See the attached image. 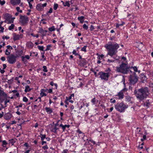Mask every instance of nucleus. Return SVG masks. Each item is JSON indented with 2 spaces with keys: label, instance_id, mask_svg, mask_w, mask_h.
Returning <instances> with one entry per match:
<instances>
[{
  "label": "nucleus",
  "instance_id": "obj_1",
  "mask_svg": "<svg viewBox=\"0 0 153 153\" xmlns=\"http://www.w3.org/2000/svg\"><path fill=\"white\" fill-rule=\"evenodd\" d=\"M109 44H106L105 46V47L107 49L108 51L107 55H109L114 59L117 60L118 59L116 58V55L118 52L117 49L119 48V45L117 43L112 44L111 42H110Z\"/></svg>",
  "mask_w": 153,
  "mask_h": 153
},
{
  "label": "nucleus",
  "instance_id": "obj_2",
  "mask_svg": "<svg viewBox=\"0 0 153 153\" xmlns=\"http://www.w3.org/2000/svg\"><path fill=\"white\" fill-rule=\"evenodd\" d=\"M134 92L137 99L141 101L146 98L149 94V88L147 87H143L135 89Z\"/></svg>",
  "mask_w": 153,
  "mask_h": 153
},
{
  "label": "nucleus",
  "instance_id": "obj_3",
  "mask_svg": "<svg viewBox=\"0 0 153 153\" xmlns=\"http://www.w3.org/2000/svg\"><path fill=\"white\" fill-rule=\"evenodd\" d=\"M130 68L127 64L123 62L119 67H116V71L123 74H127L130 71Z\"/></svg>",
  "mask_w": 153,
  "mask_h": 153
},
{
  "label": "nucleus",
  "instance_id": "obj_4",
  "mask_svg": "<svg viewBox=\"0 0 153 153\" xmlns=\"http://www.w3.org/2000/svg\"><path fill=\"white\" fill-rule=\"evenodd\" d=\"M128 105H125L123 102L118 103L115 105V108L116 110L120 112H123L125 109L127 108Z\"/></svg>",
  "mask_w": 153,
  "mask_h": 153
},
{
  "label": "nucleus",
  "instance_id": "obj_5",
  "mask_svg": "<svg viewBox=\"0 0 153 153\" xmlns=\"http://www.w3.org/2000/svg\"><path fill=\"white\" fill-rule=\"evenodd\" d=\"M138 78L136 73L134 72L132 75H130L128 78L129 83L131 85H134L137 82Z\"/></svg>",
  "mask_w": 153,
  "mask_h": 153
},
{
  "label": "nucleus",
  "instance_id": "obj_6",
  "mask_svg": "<svg viewBox=\"0 0 153 153\" xmlns=\"http://www.w3.org/2000/svg\"><path fill=\"white\" fill-rule=\"evenodd\" d=\"M29 21L28 17L26 16L21 15L19 22L22 25H26Z\"/></svg>",
  "mask_w": 153,
  "mask_h": 153
},
{
  "label": "nucleus",
  "instance_id": "obj_7",
  "mask_svg": "<svg viewBox=\"0 0 153 153\" xmlns=\"http://www.w3.org/2000/svg\"><path fill=\"white\" fill-rule=\"evenodd\" d=\"M110 73L109 72L105 73L103 72H101L98 73V75H100V77L102 80L107 81L110 76Z\"/></svg>",
  "mask_w": 153,
  "mask_h": 153
},
{
  "label": "nucleus",
  "instance_id": "obj_8",
  "mask_svg": "<svg viewBox=\"0 0 153 153\" xmlns=\"http://www.w3.org/2000/svg\"><path fill=\"white\" fill-rule=\"evenodd\" d=\"M17 58V56L11 54L7 57V61L9 63L13 64L16 62Z\"/></svg>",
  "mask_w": 153,
  "mask_h": 153
},
{
  "label": "nucleus",
  "instance_id": "obj_9",
  "mask_svg": "<svg viewBox=\"0 0 153 153\" xmlns=\"http://www.w3.org/2000/svg\"><path fill=\"white\" fill-rule=\"evenodd\" d=\"M47 4L46 3L44 4H38L36 6V9L38 11H42L44 7H45L46 6Z\"/></svg>",
  "mask_w": 153,
  "mask_h": 153
},
{
  "label": "nucleus",
  "instance_id": "obj_10",
  "mask_svg": "<svg viewBox=\"0 0 153 153\" xmlns=\"http://www.w3.org/2000/svg\"><path fill=\"white\" fill-rule=\"evenodd\" d=\"M127 90V89L126 88L123 89L122 90H121L118 93V94L116 96L118 97L119 99H122L123 98L124 96V94L123 93V91H126Z\"/></svg>",
  "mask_w": 153,
  "mask_h": 153
},
{
  "label": "nucleus",
  "instance_id": "obj_11",
  "mask_svg": "<svg viewBox=\"0 0 153 153\" xmlns=\"http://www.w3.org/2000/svg\"><path fill=\"white\" fill-rule=\"evenodd\" d=\"M21 58L22 61L25 64H26L27 62V59H30V57L28 55H26L24 56H22Z\"/></svg>",
  "mask_w": 153,
  "mask_h": 153
},
{
  "label": "nucleus",
  "instance_id": "obj_12",
  "mask_svg": "<svg viewBox=\"0 0 153 153\" xmlns=\"http://www.w3.org/2000/svg\"><path fill=\"white\" fill-rule=\"evenodd\" d=\"M21 0H10V2L13 5H16L19 4Z\"/></svg>",
  "mask_w": 153,
  "mask_h": 153
},
{
  "label": "nucleus",
  "instance_id": "obj_13",
  "mask_svg": "<svg viewBox=\"0 0 153 153\" xmlns=\"http://www.w3.org/2000/svg\"><path fill=\"white\" fill-rule=\"evenodd\" d=\"M59 127L62 128L63 130V131H65L66 130V128H69V127H70V126L69 125H63L62 124H61L59 125Z\"/></svg>",
  "mask_w": 153,
  "mask_h": 153
},
{
  "label": "nucleus",
  "instance_id": "obj_14",
  "mask_svg": "<svg viewBox=\"0 0 153 153\" xmlns=\"http://www.w3.org/2000/svg\"><path fill=\"white\" fill-rule=\"evenodd\" d=\"M80 65L82 66H84L87 64V62L85 59L83 58L79 61Z\"/></svg>",
  "mask_w": 153,
  "mask_h": 153
},
{
  "label": "nucleus",
  "instance_id": "obj_15",
  "mask_svg": "<svg viewBox=\"0 0 153 153\" xmlns=\"http://www.w3.org/2000/svg\"><path fill=\"white\" fill-rule=\"evenodd\" d=\"M151 102L150 100H147L144 103L143 105L144 106L146 107V108H148L151 105Z\"/></svg>",
  "mask_w": 153,
  "mask_h": 153
},
{
  "label": "nucleus",
  "instance_id": "obj_16",
  "mask_svg": "<svg viewBox=\"0 0 153 153\" xmlns=\"http://www.w3.org/2000/svg\"><path fill=\"white\" fill-rule=\"evenodd\" d=\"M47 32V30H44L42 28H40L39 29V33L42 34V36H44L46 35Z\"/></svg>",
  "mask_w": 153,
  "mask_h": 153
},
{
  "label": "nucleus",
  "instance_id": "obj_17",
  "mask_svg": "<svg viewBox=\"0 0 153 153\" xmlns=\"http://www.w3.org/2000/svg\"><path fill=\"white\" fill-rule=\"evenodd\" d=\"M13 39L14 41H16L19 40L20 37V35L18 34H16V33H14L13 34Z\"/></svg>",
  "mask_w": 153,
  "mask_h": 153
},
{
  "label": "nucleus",
  "instance_id": "obj_18",
  "mask_svg": "<svg viewBox=\"0 0 153 153\" xmlns=\"http://www.w3.org/2000/svg\"><path fill=\"white\" fill-rule=\"evenodd\" d=\"M5 97L3 96L0 98V101L1 103V105L2 106V103L4 102V100H6V99L7 98V94H6V96ZM2 106L3 107H4V106Z\"/></svg>",
  "mask_w": 153,
  "mask_h": 153
},
{
  "label": "nucleus",
  "instance_id": "obj_19",
  "mask_svg": "<svg viewBox=\"0 0 153 153\" xmlns=\"http://www.w3.org/2000/svg\"><path fill=\"white\" fill-rule=\"evenodd\" d=\"M126 101L130 102L131 103H133L132 101L133 98L127 96L126 97Z\"/></svg>",
  "mask_w": 153,
  "mask_h": 153
},
{
  "label": "nucleus",
  "instance_id": "obj_20",
  "mask_svg": "<svg viewBox=\"0 0 153 153\" xmlns=\"http://www.w3.org/2000/svg\"><path fill=\"white\" fill-rule=\"evenodd\" d=\"M45 110L48 114H50L53 112V109L51 108H50L46 107L45 108Z\"/></svg>",
  "mask_w": 153,
  "mask_h": 153
},
{
  "label": "nucleus",
  "instance_id": "obj_21",
  "mask_svg": "<svg viewBox=\"0 0 153 153\" xmlns=\"http://www.w3.org/2000/svg\"><path fill=\"white\" fill-rule=\"evenodd\" d=\"M27 46L30 48H32L33 46V43L31 42H29L27 43Z\"/></svg>",
  "mask_w": 153,
  "mask_h": 153
},
{
  "label": "nucleus",
  "instance_id": "obj_22",
  "mask_svg": "<svg viewBox=\"0 0 153 153\" xmlns=\"http://www.w3.org/2000/svg\"><path fill=\"white\" fill-rule=\"evenodd\" d=\"M0 142H2V146L3 147H6V145L8 144L7 141L5 140H0Z\"/></svg>",
  "mask_w": 153,
  "mask_h": 153
},
{
  "label": "nucleus",
  "instance_id": "obj_23",
  "mask_svg": "<svg viewBox=\"0 0 153 153\" xmlns=\"http://www.w3.org/2000/svg\"><path fill=\"white\" fill-rule=\"evenodd\" d=\"M16 140V139H10L9 140V144H11L12 145H13L15 143Z\"/></svg>",
  "mask_w": 153,
  "mask_h": 153
},
{
  "label": "nucleus",
  "instance_id": "obj_24",
  "mask_svg": "<svg viewBox=\"0 0 153 153\" xmlns=\"http://www.w3.org/2000/svg\"><path fill=\"white\" fill-rule=\"evenodd\" d=\"M85 18V17L83 16H81L78 18V19L79 20V21L81 23H83L84 22V20H83Z\"/></svg>",
  "mask_w": 153,
  "mask_h": 153
},
{
  "label": "nucleus",
  "instance_id": "obj_25",
  "mask_svg": "<svg viewBox=\"0 0 153 153\" xmlns=\"http://www.w3.org/2000/svg\"><path fill=\"white\" fill-rule=\"evenodd\" d=\"M61 2H63V4L64 6L65 7H66L67 6V7H69L70 6V4L69 3V1H66V2L64 3V2L62 1H61Z\"/></svg>",
  "mask_w": 153,
  "mask_h": 153
},
{
  "label": "nucleus",
  "instance_id": "obj_26",
  "mask_svg": "<svg viewBox=\"0 0 153 153\" xmlns=\"http://www.w3.org/2000/svg\"><path fill=\"white\" fill-rule=\"evenodd\" d=\"M31 89L30 88L29 86L28 85H27L25 87V92H29L31 91Z\"/></svg>",
  "mask_w": 153,
  "mask_h": 153
},
{
  "label": "nucleus",
  "instance_id": "obj_27",
  "mask_svg": "<svg viewBox=\"0 0 153 153\" xmlns=\"http://www.w3.org/2000/svg\"><path fill=\"white\" fill-rule=\"evenodd\" d=\"M6 94H7L5 92L3 91H1L0 92V98L4 96H6Z\"/></svg>",
  "mask_w": 153,
  "mask_h": 153
},
{
  "label": "nucleus",
  "instance_id": "obj_28",
  "mask_svg": "<svg viewBox=\"0 0 153 153\" xmlns=\"http://www.w3.org/2000/svg\"><path fill=\"white\" fill-rule=\"evenodd\" d=\"M4 118L6 120L10 119L12 117V115H3Z\"/></svg>",
  "mask_w": 153,
  "mask_h": 153
},
{
  "label": "nucleus",
  "instance_id": "obj_29",
  "mask_svg": "<svg viewBox=\"0 0 153 153\" xmlns=\"http://www.w3.org/2000/svg\"><path fill=\"white\" fill-rule=\"evenodd\" d=\"M59 129V128H57V127L54 126L53 128H52V131L54 133H56L57 130Z\"/></svg>",
  "mask_w": 153,
  "mask_h": 153
},
{
  "label": "nucleus",
  "instance_id": "obj_30",
  "mask_svg": "<svg viewBox=\"0 0 153 153\" xmlns=\"http://www.w3.org/2000/svg\"><path fill=\"white\" fill-rule=\"evenodd\" d=\"M40 135L41 137V140L42 141H43L44 140L45 138H46V135L45 134H40Z\"/></svg>",
  "mask_w": 153,
  "mask_h": 153
},
{
  "label": "nucleus",
  "instance_id": "obj_31",
  "mask_svg": "<svg viewBox=\"0 0 153 153\" xmlns=\"http://www.w3.org/2000/svg\"><path fill=\"white\" fill-rule=\"evenodd\" d=\"M104 57V55L103 54H101V55H98L97 57V59L99 60H101Z\"/></svg>",
  "mask_w": 153,
  "mask_h": 153
},
{
  "label": "nucleus",
  "instance_id": "obj_32",
  "mask_svg": "<svg viewBox=\"0 0 153 153\" xmlns=\"http://www.w3.org/2000/svg\"><path fill=\"white\" fill-rule=\"evenodd\" d=\"M66 99H67L69 102L72 103L74 101L73 100H71V96H69L68 98V97H66Z\"/></svg>",
  "mask_w": 153,
  "mask_h": 153
},
{
  "label": "nucleus",
  "instance_id": "obj_33",
  "mask_svg": "<svg viewBox=\"0 0 153 153\" xmlns=\"http://www.w3.org/2000/svg\"><path fill=\"white\" fill-rule=\"evenodd\" d=\"M14 24H12L9 27V29L10 30H11L14 29Z\"/></svg>",
  "mask_w": 153,
  "mask_h": 153
},
{
  "label": "nucleus",
  "instance_id": "obj_34",
  "mask_svg": "<svg viewBox=\"0 0 153 153\" xmlns=\"http://www.w3.org/2000/svg\"><path fill=\"white\" fill-rule=\"evenodd\" d=\"M48 30L50 31H53L55 30V28L54 26H53L51 27L48 28Z\"/></svg>",
  "mask_w": 153,
  "mask_h": 153
},
{
  "label": "nucleus",
  "instance_id": "obj_35",
  "mask_svg": "<svg viewBox=\"0 0 153 153\" xmlns=\"http://www.w3.org/2000/svg\"><path fill=\"white\" fill-rule=\"evenodd\" d=\"M87 47V46L86 45L84 46L83 48H82L81 49V51H83L85 52H86V48Z\"/></svg>",
  "mask_w": 153,
  "mask_h": 153
},
{
  "label": "nucleus",
  "instance_id": "obj_36",
  "mask_svg": "<svg viewBox=\"0 0 153 153\" xmlns=\"http://www.w3.org/2000/svg\"><path fill=\"white\" fill-rule=\"evenodd\" d=\"M23 52L22 51H19L18 52V55L17 56V57L21 56V55H22L23 54Z\"/></svg>",
  "mask_w": 153,
  "mask_h": 153
},
{
  "label": "nucleus",
  "instance_id": "obj_37",
  "mask_svg": "<svg viewBox=\"0 0 153 153\" xmlns=\"http://www.w3.org/2000/svg\"><path fill=\"white\" fill-rule=\"evenodd\" d=\"M10 101V100H8L7 98L6 99V100H4V104L5 105V107H6L7 106L6 105L7 102H9Z\"/></svg>",
  "mask_w": 153,
  "mask_h": 153
},
{
  "label": "nucleus",
  "instance_id": "obj_38",
  "mask_svg": "<svg viewBox=\"0 0 153 153\" xmlns=\"http://www.w3.org/2000/svg\"><path fill=\"white\" fill-rule=\"evenodd\" d=\"M38 48L39 50L41 51H43L44 49V47L43 46H38Z\"/></svg>",
  "mask_w": 153,
  "mask_h": 153
},
{
  "label": "nucleus",
  "instance_id": "obj_39",
  "mask_svg": "<svg viewBox=\"0 0 153 153\" xmlns=\"http://www.w3.org/2000/svg\"><path fill=\"white\" fill-rule=\"evenodd\" d=\"M58 7V4H55L53 6V9L54 10H56Z\"/></svg>",
  "mask_w": 153,
  "mask_h": 153
},
{
  "label": "nucleus",
  "instance_id": "obj_40",
  "mask_svg": "<svg viewBox=\"0 0 153 153\" xmlns=\"http://www.w3.org/2000/svg\"><path fill=\"white\" fill-rule=\"evenodd\" d=\"M43 71L45 72H47L48 71V70L47 69V68L46 66H44L43 67Z\"/></svg>",
  "mask_w": 153,
  "mask_h": 153
},
{
  "label": "nucleus",
  "instance_id": "obj_41",
  "mask_svg": "<svg viewBox=\"0 0 153 153\" xmlns=\"http://www.w3.org/2000/svg\"><path fill=\"white\" fill-rule=\"evenodd\" d=\"M40 95H41V97H42L43 96H46L47 94L43 92H41Z\"/></svg>",
  "mask_w": 153,
  "mask_h": 153
},
{
  "label": "nucleus",
  "instance_id": "obj_42",
  "mask_svg": "<svg viewBox=\"0 0 153 153\" xmlns=\"http://www.w3.org/2000/svg\"><path fill=\"white\" fill-rule=\"evenodd\" d=\"M83 28L87 30L88 29V26L85 24H84L83 26Z\"/></svg>",
  "mask_w": 153,
  "mask_h": 153
},
{
  "label": "nucleus",
  "instance_id": "obj_43",
  "mask_svg": "<svg viewBox=\"0 0 153 153\" xmlns=\"http://www.w3.org/2000/svg\"><path fill=\"white\" fill-rule=\"evenodd\" d=\"M124 23H123L121 24H117L116 25V27L117 28H118L120 26L123 25H124Z\"/></svg>",
  "mask_w": 153,
  "mask_h": 153
},
{
  "label": "nucleus",
  "instance_id": "obj_44",
  "mask_svg": "<svg viewBox=\"0 0 153 153\" xmlns=\"http://www.w3.org/2000/svg\"><path fill=\"white\" fill-rule=\"evenodd\" d=\"M51 45H48L47 46L46 48V49L45 51H47L50 50V48L51 47Z\"/></svg>",
  "mask_w": 153,
  "mask_h": 153
},
{
  "label": "nucleus",
  "instance_id": "obj_45",
  "mask_svg": "<svg viewBox=\"0 0 153 153\" xmlns=\"http://www.w3.org/2000/svg\"><path fill=\"white\" fill-rule=\"evenodd\" d=\"M10 53V52H9L7 49H6L5 51V54L6 55H9Z\"/></svg>",
  "mask_w": 153,
  "mask_h": 153
},
{
  "label": "nucleus",
  "instance_id": "obj_46",
  "mask_svg": "<svg viewBox=\"0 0 153 153\" xmlns=\"http://www.w3.org/2000/svg\"><path fill=\"white\" fill-rule=\"evenodd\" d=\"M5 1L4 0L1 1L0 0V4L1 5H3L4 4H5Z\"/></svg>",
  "mask_w": 153,
  "mask_h": 153
},
{
  "label": "nucleus",
  "instance_id": "obj_47",
  "mask_svg": "<svg viewBox=\"0 0 153 153\" xmlns=\"http://www.w3.org/2000/svg\"><path fill=\"white\" fill-rule=\"evenodd\" d=\"M29 0H27V1L29 3V7H30V8L31 9V8H33V6H32V4L30 3V1H29Z\"/></svg>",
  "mask_w": 153,
  "mask_h": 153
},
{
  "label": "nucleus",
  "instance_id": "obj_48",
  "mask_svg": "<svg viewBox=\"0 0 153 153\" xmlns=\"http://www.w3.org/2000/svg\"><path fill=\"white\" fill-rule=\"evenodd\" d=\"M28 99L26 98V97H23V101L25 102H27L28 101Z\"/></svg>",
  "mask_w": 153,
  "mask_h": 153
},
{
  "label": "nucleus",
  "instance_id": "obj_49",
  "mask_svg": "<svg viewBox=\"0 0 153 153\" xmlns=\"http://www.w3.org/2000/svg\"><path fill=\"white\" fill-rule=\"evenodd\" d=\"M91 102L94 105L95 103V102H96V100L95 98H94L93 99H92L91 100Z\"/></svg>",
  "mask_w": 153,
  "mask_h": 153
},
{
  "label": "nucleus",
  "instance_id": "obj_50",
  "mask_svg": "<svg viewBox=\"0 0 153 153\" xmlns=\"http://www.w3.org/2000/svg\"><path fill=\"white\" fill-rule=\"evenodd\" d=\"M73 54L75 55H77L78 54L77 53L76 50H74L72 52Z\"/></svg>",
  "mask_w": 153,
  "mask_h": 153
},
{
  "label": "nucleus",
  "instance_id": "obj_51",
  "mask_svg": "<svg viewBox=\"0 0 153 153\" xmlns=\"http://www.w3.org/2000/svg\"><path fill=\"white\" fill-rule=\"evenodd\" d=\"M42 148L44 150H45V149H48V146L47 145H46L44 146H43L42 147Z\"/></svg>",
  "mask_w": 153,
  "mask_h": 153
},
{
  "label": "nucleus",
  "instance_id": "obj_52",
  "mask_svg": "<svg viewBox=\"0 0 153 153\" xmlns=\"http://www.w3.org/2000/svg\"><path fill=\"white\" fill-rule=\"evenodd\" d=\"M89 141L93 143L94 145H95L96 144L95 142L91 139H90V140H89Z\"/></svg>",
  "mask_w": 153,
  "mask_h": 153
},
{
  "label": "nucleus",
  "instance_id": "obj_53",
  "mask_svg": "<svg viewBox=\"0 0 153 153\" xmlns=\"http://www.w3.org/2000/svg\"><path fill=\"white\" fill-rule=\"evenodd\" d=\"M107 62H114V60L108 59L107 60Z\"/></svg>",
  "mask_w": 153,
  "mask_h": 153
},
{
  "label": "nucleus",
  "instance_id": "obj_54",
  "mask_svg": "<svg viewBox=\"0 0 153 153\" xmlns=\"http://www.w3.org/2000/svg\"><path fill=\"white\" fill-rule=\"evenodd\" d=\"M131 68H133V69L134 71L135 72H137V69L136 67H131Z\"/></svg>",
  "mask_w": 153,
  "mask_h": 153
},
{
  "label": "nucleus",
  "instance_id": "obj_55",
  "mask_svg": "<svg viewBox=\"0 0 153 153\" xmlns=\"http://www.w3.org/2000/svg\"><path fill=\"white\" fill-rule=\"evenodd\" d=\"M9 37L8 36H3L2 37V39H9Z\"/></svg>",
  "mask_w": 153,
  "mask_h": 153
},
{
  "label": "nucleus",
  "instance_id": "obj_56",
  "mask_svg": "<svg viewBox=\"0 0 153 153\" xmlns=\"http://www.w3.org/2000/svg\"><path fill=\"white\" fill-rule=\"evenodd\" d=\"M62 153H69L68 150L67 149H64L63 150V152Z\"/></svg>",
  "mask_w": 153,
  "mask_h": 153
},
{
  "label": "nucleus",
  "instance_id": "obj_57",
  "mask_svg": "<svg viewBox=\"0 0 153 153\" xmlns=\"http://www.w3.org/2000/svg\"><path fill=\"white\" fill-rule=\"evenodd\" d=\"M1 59L3 61H4L5 60V58L4 56L1 57Z\"/></svg>",
  "mask_w": 153,
  "mask_h": 153
},
{
  "label": "nucleus",
  "instance_id": "obj_58",
  "mask_svg": "<svg viewBox=\"0 0 153 153\" xmlns=\"http://www.w3.org/2000/svg\"><path fill=\"white\" fill-rule=\"evenodd\" d=\"M111 103H115L116 102V100H113V99H111Z\"/></svg>",
  "mask_w": 153,
  "mask_h": 153
},
{
  "label": "nucleus",
  "instance_id": "obj_59",
  "mask_svg": "<svg viewBox=\"0 0 153 153\" xmlns=\"http://www.w3.org/2000/svg\"><path fill=\"white\" fill-rule=\"evenodd\" d=\"M7 49H13V48L11 46H10V45H7Z\"/></svg>",
  "mask_w": 153,
  "mask_h": 153
},
{
  "label": "nucleus",
  "instance_id": "obj_60",
  "mask_svg": "<svg viewBox=\"0 0 153 153\" xmlns=\"http://www.w3.org/2000/svg\"><path fill=\"white\" fill-rule=\"evenodd\" d=\"M24 146H25L27 147H28V143H25L24 144Z\"/></svg>",
  "mask_w": 153,
  "mask_h": 153
},
{
  "label": "nucleus",
  "instance_id": "obj_61",
  "mask_svg": "<svg viewBox=\"0 0 153 153\" xmlns=\"http://www.w3.org/2000/svg\"><path fill=\"white\" fill-rule=\"evenodd\" d=\"M90 29L91 31H92V30H93L94 29V27L92 25H91L90 27Z\"/></svg>",
  "mask_w": 153,
  "mask_h": 153
},
{
  "label": "nucleus",
  "instance_id": "obj_62",
  "mask_svg": "<svg viewBox=\"0 0 153 153\" xmlns=\"http://www.w3.org/2000/svg\"><path fill=\"white\" fill-rule=\"evenodd\" d=\"M111 71L110 68H108L106 69V70H105L106 72H110Z\"/></svg>",
  "mask_w": 153,
  "mask_h": 153
},
{
  "label": "nucleus",
  "instance_id": "obj_63",
  "mask_svg": "<svg viewBox=\"0 0 153 153\" xmlns=\"http://www.w3.org/2000/svg\"><path fill=\"white\" fill-rule=\"evenodd\" d=\"M16 122L15 121H12L11 122V123H10V124L11 125H13V124H16Z\"/></svg>",
  "mask_w": 153,
  "mask_h": 153
},
{
  "label": "nucleus",
  "instance_id": "obj_64",
  "mask_svg": "<svg viewBox=\"0 0 153 153\" xmlns=\"http://www.w3.org/2000/svg\"><path fill=\"white\" fill-rule=\"evenodd\" d=\"M13 79L8 80L7 81V82L8 83L11 84L12 82H13Z\"/></svg>",
  "mask_w": 153,
  "mask_h": 153
}]
</instances>
